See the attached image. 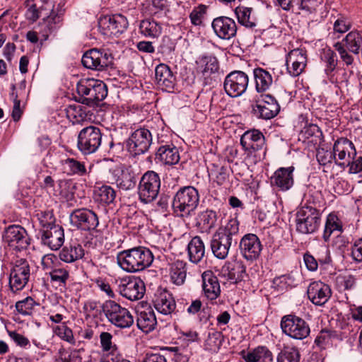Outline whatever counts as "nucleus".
Segmentation results:
<instances>
[{
	"instance_id": "nucleus-1",
	"label": "nucleus",
	"mask_w": 362,
	"mask_h": 362,
	"mask_svg": "<svg viewBox=\"0 0 362 362\" xmlns=\"http://www.w3.org/2000/svg\"><path fill=\"white\" fill-rule=\"evenodd\" d=\"M238 236L239 221L236 218H230L212 235L210 246L214 255L219 259H226L233 243L237 244Z\"/></svg>"
},
{
	"instance_id": "nucleus-2",
	"label": "nucleus",
	"mask_w": 362,
	"mask_h": 362,
	"mask_svg": "<svg viewBox=\"0 0 362 362\" xmlns=\"http://www.w3.org/2000/svg\"><path fill=\"white\" fill-rule=\"evenodd\" d=\"M153 261L151 251L145 247H135L119 252L117 255L118 265L127 272L134 273L150 267Z\"/></svg>"
},
{
	"instance_id": "nucleus-3",
	"label": "nucleus",
	"mask_w": 362,
	"mask_h": 362,
	"mask_svg": "<svg viewBox=\"0 0 362 362\" xmlns=\"http://www.w3.org/2000/svg\"><path fill=\"white\" fill-rule=\"evenodd\" d=\"M76 91L78 96L75 97L76 100L88 106L96 105L107 95L106 85L94 78L81 79L76 85Z\"/></svg>"
},
{
	"instance_id": "nucleus-4",
	"label": "nucleus",
	"mask_w": 362,
	"mask_h": 362,
	"mask_svg": "<svg viewBox=\"0 0 362 362\" xmlns=\"http://www.w3.org/2000/svg\"><path fill=\"white\" fill-rule=\"evenodd\" d=\"M199 202L197 189L192 186L180 188L175 194L172 207L179 217L188 218L194 212Z\"/></svg>"
},
{
	"instance_id": "nucleus-5",
	"label": "nucleus",
	"mask_w": 362,
	"mask_h": 362,
	"mask_svg": "<svg viewBox=\"0 0 362 362\" xmlns=\"http://www.w3.org/2000/svg\"><path fill=\"white\" fill-rule=\"evenodd\" d=\"M102 310L108 322L118 328H129L134 323L132 313L114 300L105 301L102 305Z\"/></svg>"
},
{
	"instance_id": "nucleus-6",
	"label": "nucleus",
	"mask_w": 362,
	"mask_h": 362,
	"mask_svg": "<svg viewBox=\"0 0 362 362\" xmlns=\"http://www.w3.org/2000/svg\"><path fill=\"white\" fill-rule=\"evenodd\" d=\"M251 114L259 119L268 120L275 117L280 112L276 99L270 94L262 95L252 99Z\"/></svg>"
},
{
	"instance_id": "nucleus-7",
	"label": "nucleus",
	"mask_w": 362,
	"mask_h": 362,
	"mask_svg": "<svg viewBox=\"0 0 362 362\" xmlns=\"http://www.w3.org/2000/svg\"><path fill=\"white\" fill-rule=\"evenodd\" d=\"M321 214L311 206H301L296 212V230L302 234L315 233L320 225Z\"/></svg>"
},
{
	"instance_id": "nucleus-8",
	"label": "nucleus",
	"mask_w": 362,
	"mask_h": 362,
	"mask_svg": "<svg viewBox=\"0 0 362 362\" xmlns=\"http://www.w3.org/2000/svg\"><path fill=\"white\" fill-rule=\"evenodd\" d=\"M102 132L99 127L90 125L78 133L77 146L83 155H89L98 151L102 143Z\"/></svg>"
},
{
	"instance_id": "nucleus-9",
	"label": "nucleus",
	"mask_w": 362,
	"mask_h": 362,
	"mask_svg": "<svg viewBox=\"0 0 362 362\" xmlns=\"http://www.w3.org/2000/svg\"><path fill=\"white\" fill-rule=\"evenodd\" d=\"M113 59L112 54L107 50L94 48L83 54L81 63L86 69L103 71L112 66Z\"/></svg>"
},
{
	"instance_id": "nucleus-10",
	"label": "nucleus",
	"mask_w": 362,
	"mask_h": 362,
	"mask_svg": "<svg viewBox=\"0 0 362 362\" xmlns=\"http://www.w3.org/2000/svg\"><path fill=\"white\" fill-rule=\"evenodd\" d=\"M160 187V180L158 173L154 171H147L141 177L138 194L141 202L151 203L158 196Z\"/></svg>"
},
{
	"instance_id": "nucleus-11",
	"label": "nucleus",
	"mask_w": 362,
	"mask_h": 362,
	"mask_svg": "<svg viewBox=\"0 0 362 362\" xmlns=\"http://www.w3.org/2000/svg\"><path fill=\"white\" fill-rule=\"evenodd\" d=\"M283 333L295 339H304L309 336L310 329L308 324L295 315H284L281 320Z\"/></svg>"
},
{
	"instance_id": "nucleus-12",
	"label": "nucleus",
	"mask_w": 362,
	"mask_h": 362,
	"mask_svg": "<svg viewBox=\"0 0 362 362\" xmlns=\"http://www.w3.org/2000/svg\"><path fill=\"white\" fill-rule=\"evenodd\" d=\"M3 240L11 250L16 252L26 250L30 244V238L26 230L19 225L6 228Z\"/></svg>"
},
{
	"instance_id": "nucleus-13",
	"label": "nucleus",
	"mask_w": 362,
	"mask_h": 362,
	"mask_svg": "<svg viewBox=\"0 0 362 362\" xmlns=\"http://www.w3.org/2000/svg\"><path fill=\"white\" fill-rule=\"evenodd\" d=\"M71 224L83 231H93L99 225L98 215L87 208L74 209L69 215Z\"/></svg>"
},
{
	"instance_id": "nucleus-14",
	"label": "nucleus",
	"mask_w": 362,
	"mask_h": 362,
	"mask_svg": "<svg viewBox=\"0 0 362 362\" xmlns=\"http://www.w3.org/2000/svg\"><path fill=\"white\" fill-rule=\"evenodd\" d=\"M30 274L28 262L23 258L16 259L9 277V286L12 292L16 293L22 290L28 284Z\"/></svg>"
},
{
	"instance_id": "nucleus-15",
	"label": "nucleus",
	"mask_w": 362,
	"mask_h": 362,
	"mask_svg": "<svg viewBox=\"0 0 362 362\" xmlns=\"http://www.w3.org/2000/svg\"><path fill=\"white\" fill-rule=\"evenodd\" d=\"M249 83L247 75L241 71H234L228 74L223 82L226 93L231 98L242 95L247 90Z\"/></svg>"
},
{
	"instance_id": "nucleus-16",
	"label": "nucleus",
	"mask_w": 362,
	"mask_h": 362,
	"mask_svg": "<svg viewBox=\"0 0 362 362\" xmlns=\"http://www.w3.org/2000/svg\"><path fill=\"white\" fill-rule=\"evenodd\" d=\"M152 144V134L145 127L139 128L132 133L127 141L129 152L134 156L144 154L148 151Z\"/></svg>"
},
{
	"instance_id": "nucleus-17",
	"label": "nucleus",
	"mask_w": 362,
	"mask_h": 362,
	"mask_svg": "<svg viewBox=\"0 0 362 362\" xmlns=\"http://www.w3.org/2000/svg\"><path fill=\"white\" fill-rule=\"evenodd\" d=\"M333 153L335 163L342 168L348 167L356 156L354 144L348 139L341 137L334 144Z\"/></svg>"
},
{
	"instance_id": "nucleus-18",
	"label": "nucleus",
	"mask_w": 362,
	"mask_h": 362,
	"mask_svg": "<svg viewBox=\"0 0 362 362\" xmlns=\"http://www.w3.org/2000/svg\"><path fill=\"white\" fill-rule=\"evenodd\" d=\"M145 291L144 281L140 278L134 276L122 279L119 285L120 294L130 300H137L142 298Z\"/></svg>"
},
{
	"instance_id": "nucleus-19",
	"label": "nucleus",
	"mask_w": 362,
	"mask_h": 362,
	"mask_svg": "<svg viewBox=\"0 0 362 362\" xmlns=\"http://www.w3.org/2000/svg\"><path fill=\"white\" fill-rule=\"evenodd\" d=\"M211 27L215 35L225 40H229L234 37L238 30L235 21L227 16L215 18L211 23Z\"/></svg>"
},
{
	"instance_id": "nucleus-20",
	"label": "nucleus",
	"mask_w": 362,
	"mask_h": 362,
	"mask_svg": "<svg viewBox=\"0 0 362 362\" xmlns=\"http://www.w3.org/2000/svg\"><path fill=\"white\" fill-rule=\"evenodd\" d=\"M286 64L291 76H299L307 65V51L303 48L292 49L286 56Z\"/></svg>"
},
{
	"instance_id": "nucleus-21",
	"label": "nucleus",
	"mask_w": 362,
	"mask_h": 362,
	"mask_svg": "<svg viewBox=\"0 0 362 362\" xmlns=\"http://www.w3.org/2000/svg\"><path fill=\"white\" fill-rule=\"evenodd\" d=\"M240 253L247 260H256L260 255L262 245L259 238L253 233L245 235L240 242Z\"/></svg>"
},
{
	"instance_id": "nucleus-22",
	"label": "nucleus",
	"mask_w": 362,
	"mask_h": 362,
	"mask_svg": "<svg viewBox=\"0 0 362 362\" xmlns=\"http://www.w3.org/2000/svg\"><path fill=\"white\" fill-rule=\"evenodd\" d=\"M240 144L248 153H257L264 148L265 138L259 130L252 129L242 135Z\"/></svg>"
},
{
	"instance_id": "nucleus-23",
	"label": "nucleus",
	"mask_w": 362,
	"mask_h": 362,
	"mask_svg": "<svg viewBox=\"0 0 362 362\" xmlns=\"http://www.w3.org/2000/svg\"><path fill=\"white\" fill-rule=\"evenodd\" d=\"M309 300L316 305H325L332 296V291L328 284L321 281L311 282L307 289Z\"/></svg>"
},
{
	"instance_id": "nucleus-24",
	"label": "nucleus",
	"mask_w": 362,
	"mask_h": 362,
	"mask_svg": "<svg viewBox=\"0 0 362 362\" xmlns=\"http://www.w3.org/2000/svg\"><path fill=\"white\" fill-rule=\"evenodd\" d=\"M41 242L52 250L59 249L64 242V229L59 225L52 226L49 228L42 229Z\"/></svg>"
},
{
	"instance_id": "nucleus-25",
	"label": "nucleus",
	"mask_w": 362,
	"mask_h": 362,
	"mask_svg": "<svg viewBox=\"0 0 362 362\" xmlns=\"http://www.w3.org/2000/svg\"><path fill=\"white\" fill-rule=\"evenodd\" d=\"M156 81L159 88L173 92L175 86V76L170 67L165 64H158L155 69Z\"/></svg>"
},
{
	"instance_id": "nucleus-26",
	"label": "nucleus",
	"mask_w": 362,
	"mask_h": 362,
	"mask_svg": "<svg viewBox=\"0 0 362 362\" xmlns=\"http://www.w3.org/2000/svg\"><path fill=\"white\" fill-rule=\"evenodd\" d=\"M293 166L280 168L271 177V185L281 191L288 190L293 185Z\"/></svg>"
},
{
	"instance_id": "nucleus-27",
	"label": "nucleus",
	"mask_w": 362,
	"mask_h": 362,
	"mask_svg": "<svg viewBox=\"0 0 362 362\" xmlns=\"http://www.w3.org/2000/svg\"><path fill=\"white\" fill-rule=\"evenodd\" d=\"M321 59L325 64V73L328 80L332 83H338L339 82L338 75L341 74V71L336 68L337 65L336 54L330 49H324ZM342 74L345 73L342 71Z\"/></svg>"
},
{
	"instance_id": "nucleus-28",
	"label": "nucleus",
	"mask_w": 362,
	"mask_h": 362,
	"mask_svg": "<svg viewBox=\"0 0 362 362\" xmlns=\"http://www.w3.org/2000/svg\"><path fill=\"white\" fill-rule=\"evenodd\" d=\"M238 23L254 32L258 31L259 21L254 14V9L243 5H239L234 9Z\"/></svg>"
},
{
	"instance_id": "nucleus-29",
	"label": "nucleus",
	"mask_w": 362,
	"mask_h": 362,
	"mask_svg": "<svg viewBox=\"0 0 362 362\" xmlns=\"http://www.w3.org/2000/svg\"><path fill=\"white\" fill-rule=\"evenodd\" d=\"M31 1H33L27 0L25 1L27 10L25 14V18L31 23L36 22L40 17V13L44 11H47L45 13L47 17L49 16L53 11L54 4L50 0H41L43 5L40 8H37L35 4H30Z\"/></svg>"
},
{
	"instance_id": "nucleus-30",
	"label": "nucleus",
	"mask_w": 362,
	"mask_h": 362,
	"mask_svg": "<svg viewBox=\"0 0 362 362\" xmlns=\"http://www.w3.org/2000/svg\"><path fill=\"white\" fill-rule=\"evenodd\" d=\"M154 307L158 312L167 315L175 311L176 303L173 295L166 290H163L156 295L154 300Z\"/></svg>"
},
{
	"instance_id": "nucleus-31",
	"label": "nucleus",
	"mask_w": 362,
	"mask_h": 362,
	"mask_svg": "<svg viewBox=\"0 0 362 362\" xmlns=\"http://www.w3.org/2000/svg\"><path fill=\"white\" fill-rule=\"evenodd\" d=\"M202 288L204 296L209 300H216L221 294L218 279L210 273L202 275Z\"/></svg>"
},
{
	"instance_id": "nucleus-32",
	"label": "nucleus",
	"mask_w": 362,
	"mask_h": 362,
	"mask_svg": "<svg viewBox=\"0 0 362 362\" xmlns=\"http://www.w3.org/2000/svg\"><path fill=\"white\" fill-rule=\"evenodd\" d=\"M156 317L151 308H148L138 313L136 325L144 332H151L156 328Z\"/></svg>"
},
{
	"instance_id": "nucleus-33",
	"label": "nucleus",
	"mask_w": 362,
	"mask_h": 362,
	"mask_svg": "<svg viewBox=\"0 0 362 362\" xmlns=\"http://www.w3.org/2000/svg\"><path fill=\"white\" fill-rule=\"evenodd\" d=\"M83 256L84 250L83 247L77 243L66 245L62 249L59 254L60 260L66 263L74 262L82 259Z\"/></svg>"
},
{
	"instance_id": "nucleus-34",
	"label": "nucleus",
	"mask_w": 362,
	"mask_h": 362,
	"mask_svg": "<svg viewBox=\"0 0 362 362\" xmlns=\"http://www.w3.org/2000/svg\"><path fill=\"white\" fill-rule=\"evenodd\" d=\"M156 159L165 165H175L180 160L177 148L173 145L161 146L157 150Z\"/></svg>"
},
{
	"instance_id": "nucleus-35",
	"label": "nucleus",
	"mask_w": 362,
	"mask_h": 362,
	"mask_svg": "<svg viewBox=\"0 0 362 362\" xmlns=\"http://www.w3.org/2000/svg\"><path fill=\"white\" fill-rule=\"evenodd\" d=\"M88 108L79 104L70 105L66 109L67 118L72 124H81L90 119Z\"/></svg>"
},
{
	"instance_id": "nucleus-36",
	"label": "nucleus",
	"mask_w": 362,
	"mask_h": 362,
	"mask_svg": "<svg viewBox=\"0 0 362 362\" xmlns=\"http://www.w3.org/2000/svg\"><path fill=\"white\" fill-rule=\"evenodd\" d=\"M170 281L177 286L182 285L187 276V264L180 260L173 262L169 265Z\"/></svg>"
},
{
	"instance_id": "nucleus-37",
	"label": "nucleus",
	"mask_w": 362,
	"mask_h": 362,
	"mask_svg": "<svg viewBox=\"0 0 362 362\" xmlns=\"http://www.w3.org/2000/svg\"><path fill=\"white\" fill-rule=\"evenodd\" d=\"M60 164L64 173L70 176H84L88 173L84 163L78 161L73 158L62 159L60 160Z\"/></svg>"
},
{
	"instance_id": "nucleus-38",
	"label": "nucleus",
	"mask_w": 362,
	"mask_h": 362,
	"mask_svg": "<svg viewBox=\"0 0 362 362\" xmlns=\"http://www.w3.org/2000/svg\"><path fill=\"white\" fill-rule=\"evenodd\" d=\"M255 81V88L258 93H263L269 89L273 83L272 74L262 68H256L253 70Z\"/></svg>"
},
{
	"instance_id": "nucleus-39",
	"label": "nucleus",
	"mask_w": 362,
	"mask_h": 362,
	"mask_svg": "<svg viewBox=\"0 0 362 362\" xmlns=\"http://www.w3.org/2000/svg\"><path fill=\"white\" fill-rule=\"evenodd\" d=\"M188 255L189 260L193 263L199 262L205 254V246L204 242L199 236H195L188 244Z\"/></svg>"
},
{
	"instance_id": "nucleus-40",
	"label": "nucleus",
	"mask_w": 362,
	"mask_h": 362,
	"mask_svg": "<svg viewBox=\"0 0 362 362\" xmlns=\"http://www.w3.org/2000/svg\"><path fill=\"white\" fill-rule=\"evenodd\" d=\"M140 33L149 38H157L162 33V25L153 19H144L141 21L139 23Z\"/></svg>"
},
{
	"instance_id": "nucleus-41",
	"label": "nucleus",
	"mask_w": 362,
	"mask_h": 362,
	"mask_svg": "<svg viewBox=\"0 0 362 362\" xmlns=\"http://www.w3.org/2000/svg\"><path fill=\"white\" fill-rule=\"evenodd\" d=\"M217 221V213L214 210L206 209L199 213L197 218V224L203 230L209 232L216 226Z\"/></svg>"
},
{
	"instance_id": "nucleus-42",
	"label": "nucleus",
	"mask_w": 362,
	"mask_h": 362,
	"mask_svg": "<svg viewBox=\"0 0 362 362\" xmlns=\"http://www.w3.org/2000/svg\"><path fill=\"white\" fill-rule=\"evenodd\" d=\"M116 197L115 189L106 185L95 186L93 190V199L96 202L103 204L112 203Z\"/></svg>"
},
{
	"instance_id": "nucleus-43",
	"label": "nucleus",
	"mask_w": 362,
	"mask_h": 362,
	"mask_svg": "<svg viewBox=\"0 0 362 362\" xmlns=\"http://www.w3.org/2000/svg\"><path fill=\"white\" fill-rule=\"evenodd\" d=\"M342 230L341 221L335 214L331 213L327 216L322 238L325 242H328L333 233H341Z\"/></svg>"
},
{
	"instance_id": "nucleus-44",
	"label": "nucleus",
	"mask_w": 362,
	"mask_h": 362,
	"mask_svg": "<svg viewBox=\"0 0 362 362\" xmlns=\"http://www.w3.org/2000/svg\"><path fill=\"white\" fill-rule=\"evenodd\" d=\"M300 281V275L296 272H291L287 275L281 276L274 279L273 286L278 291H283L288 287L292 288L296 286Z\"/></svg>"
},
{
	"instance_id": "nucleus-45",
	"label": "nucleus",
	"mask_w": 362,
	"mask_h": 362,
	"mask_svg": "<svg viewBox=\"0 0 362 362\" xmlns=\"http://www.w3.org/2000/svg\"><path fill=\"white\" fill-rule=\"evenodd\" d=\"M246 362H273L272 352L266 346H258L245 356Z\"/></svg>"
},
{
	"instance_id": "nucleus-46",
	"label": "nucleus",
	"mask_w": 362,
	"mask_h": 362,
	"mask_svg": "<svg viewBox=\"0 0 362 362\" xmlns=\"http://www.w3.org/2000/svg\"><path fill=\"white\" fill-rule=\"evenodd\" d=\"M198 69L204 76H209L218 71L219 66L216 57L203 56L197 62Z\"/></svg>"
},
{
	"instance_id": "nucleus-47",
	"label": "nucleus",
	"mask_w": 362,
	"mask_h": 362,
	"mask_svg": "<svg viewBox=\"0 0 362 362\" xmlns=\"http://www.w3.org/2000/svg\"><path fill=\"white\" fill-rule=\"evenodd\" d=\"M346 47L354 54H358L362 51V32L351 31L349 33L345 38Z\"/></svg>"
},
{
	"instance_id": "nucleus-48",
	"label": "nucleus",
	"mask_w": 362,
	"mask_h": 362,
	"mask_svg": "<svg viewBox=\"0 0 362 362\" xmlns=\"http://www.w3.org/2000/svg\"><path fill=\"white\" fill-rule=\"evenodd\" d=\"M117 186L123 190H129L136 185L135 174L129 169L122 170L116 180Z\"/></svg>"
},
{
	"instance_id": "nucleus-49",
	"label": "nucleus",
	"mask_w": 362,
	"mask_h": 362,
	"mask_svg": "<svg viewBox=\"0 0 362 362\" xmlns=\"http://www.w3.org/2000/svg\"><path fill=\"white\" fill-rule=\"evenodd\" d=\"M303 138L317 144H320L323 139V134L320 127L314 124L305 126L300 133Z\"/></svg>"
},
{
	"instance_id": "nucleus-50",
	"label": "nucleus",
	"mask_w": 362,
	"mask_h": 362,
	"mask_svg": "<svg viewBox=\"0 0 362 362\" xmlns=\"http://www.w3.org/2000/svg\"><path fill=\"white\" fill-rule=\"evenodd\" d=\"M222 334L220 332L212 330L208 333L204 346L205 350L211 352H217L221 345Z\"/></svg>"
},
{
	"instance_id": "nucleus-51",
	"label": "nucleus",
	"mask_w": 362,
	"mask_h": 362,
	"mask_svg": "<svg viewBox=\"0 0 362 362\" xmlns=\"http://www.w3.org/2000/svg\"><path fill=\"white\" fill-rule=\"evenodd\" d=\"M300 354L296 347H284L278 354L277 362H300Z\"/></svg>"
},
{
	"instance_id": "nucleus-52",
	"label": "nucleus",
	"mask_w": 362,
	"mask_h": 362,
	"mask_svg": "<svg viewBox=\"0 0 362 362\" xmlns=\"http://www.w3.org/2000/svg\"><path fill=\"white\" fill-rule=\"evenodd\" d=\"M49 277L51 281L58 284L59 286H65L70 279V274L65 268H55L49 272Z\"/></svg>"
},
{
	"instance_id": "nucleus-53",
	"label": "nucleus",
	"mask_w": 362,
	"mask_h": 362,
	"mask_svg": "<svg viewBox=\"0 0 362 362\" xmlns=\"http://www.w3.org/2000/svg\"><path fill=\"white\" fill-rule=\"evenodd\" d=\"M112 27L114 28L112 30L111 35L118 36L127 30L129 23L125 16L121 14L112 15Z\"/></svg>"
},
{
	"instance_id": "nucleus-54",
	"label": "nucleus",
	"mask_w": 362,
	"mask_h": 362,
	"mask_svg": "<svg viewBox=\"0 0 362 362\" xmlns=\"http://www.w3.org/2000/svg\"><path fill=\"white\" fill-rule=\"evenodd\" d=\"M37 305L32 297H26L22 300L16 303V309L19 314L29 315L32 313L34 307Z\"/></svg>"
},
{
	"instance_id": "nucleus-55",
	"label": "nucleus",
	"mask_w": 362,
	"mask_h": 362,
	"mask_svg": "<svg viewBox=\"0 0 362 362\" xmlns=\"http://www.w3.org/2000/svg\"><path fill=\"white\" fill-rule=\"evenodd\" d=\"M214 169L211 170V174L214 176V181L219 185L225 184L230 175V169L227 166L214 165Z\"/></svg>"
},
{
	"instance_id": "nucleus-56",
	"label": "nucleus",
	"mask_w": 362,
	"mask_h": 362,
	"mask_svg": "<svg viewBox=\"0 0 362 362\" xmlns=\"http://www.w3.org/2000/svg\"><path fill=\"white\" fill-rule=\"evenodd\" d=\"M334 335V332L322 329L315 338V344L320 349H325L330 344L331 339Z\"/></svg>"
},
{
	"instance_id": "nucleus-57",
	"label": "nucleus",
	"mask_w": 362,
	"mask_h": 362,
	"mask_svg": "<svg viewBox=\"0 0 362 362\" xmlns=\"http://www.w3.org/2000/svg\"><path fill=\"white\" fill-rule=\"evenodd\" d=\"M113 336L107 332H102L100 334V346L103 351H110L116 349V345L112 343Z\"/></svg>"
},
{
	"instance_id": "nucleus-58",
	"label": "nucleus",
	"mask_w": 362,
	"mask_h": 362,
	"mask_svg": "<svg viewBox=\"0 0 362 362\" xmlns=\"http://www.w3.org/2000/svg\"><path fill=\"white\" fill-rule=\"evenodd\" d=\"M246 268L242 262H236L229 272V277L235 282L242 281L245 276Z\"/></svg>"
},
{
	"instance_id": "nucleus-59",
	"label": "nucleus",
	"mask_w": 362,
	"mask_h": 362,
	"mask_svg": "<svg viewBox=\"0 0 362 362\" xmlns=\"http://www.w3.org/2000/svg\"><path fill=\"white\" fill-rule=\"evenodd\" d=\"M351 257L356 262H362V238L355 239L351 246Z\"/></svg>"
},
{
	"instance_id": "nucleus-60",
	"label": "nucleus",
	"mask_w": 362,
	"mask_h": 362,
	"mask_svg": "<svg viewBox=\"0 0 362 362\" xmlns=\"http://www.w3.org/2000/svg\"><path fill=\"white\" fill-rule=\"evenodd\" d=\"M205 13L206 7L204 5H199L198 7L194 8L189 14L191 23L194 25H202Z\"/></svg>"
},
{
	"instance_id": "nucleus-61",
	"label": "nucleus",
	"mask_w": 362,
	"mask_h": 362,
	"mask_svg": "<svg viewBox=\"0 0 362 362\" xmlns=\"http://www.w3.org/2000/svg\"><path fill=\"white\" fill-rule=\"evenodd\" d=\"M37 216L42 229L49 228L52 226H57L54 224L55 218L52 211H42L38 214Z\"/></svg>"
},
{
	"instance_id": "nucleus-62",
	"label": "nucleus",
	"mask_w": 362,
	"mask_h": 362,
	"mask_svg": "<svg viewBox=\"0 0 362 362\" xmlns=\"http://www.w3.org/2000/svg\"><path fill=\"white\" fill-rule=\"evenodd\" d=\"M55 333L64 341H66L71 344L74 343L73 332L66 325L62 324L58 325L55 329Z\"/></svg>"
},
{
	"instance_id": "nucleus-63",
	"label": "nucleus",
	"mask_w": 362,
	"mask_h": 362,
	"mask_svg": "<svg viewBox=\"0 0 362 362\" xmlns=\"http://www.w3.org/2000/svg\"><path fill=\"white\" fill-rule=\"evenodd\" d=\"M56 362H81L78 351H74L71 353L64 350L59 351V356Z\"/></svg>"
},
{
	"instance_id": "nucleus-64",
	"label": "nucleus",
	"mask_w": 362,
	"mask_h": 362,
	"mask_svg": "<svg viewBox=\"0 0 362 362\" xmlns=\"http://www.w3.org/2000/svg\"><path fill=\"white\" fill-rule=\"evenodd\" d=\"M316 156L319 163L322 165L331 163L332 160L335 158L333 151H325L323 148L317 151Z\"/></svg>"
}]
</instances>
